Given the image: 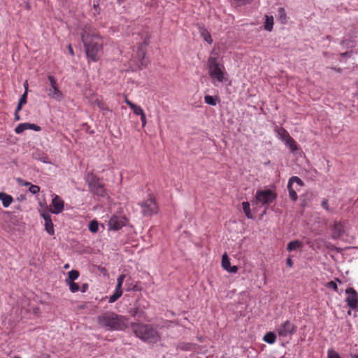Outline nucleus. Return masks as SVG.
<instances>
[{"label":"nucleus","instance_id":"obj_45","mask_svg":"<svg viewBox=\"0 0 358 358\" xmlns=\"http://www.w3.org/2000/svg\"><path fill=\"white\" fill-rule=\"evenodd\" d=\"M322 206L327 211L329 210V204H328V200L327 199H324L322 202Z\"/></svg>","mask_w":358,"mask_h":358},{"label":"nucleus","instance_id":"obj_49","mask_svg":"<svg viewBox=\"0 0 358 358\" xmlns=\"http://www.w3.org/2000/svg\"><path fill=\"white\" fill-rule=\"evenodd\" d=\"M341 56L343 57H350L351 56L350 52H345L341 54Z\"/></svg>","mask_w":358,"mask_h":358},{"label":"nucleus","instance_id":"obj_28","mask_svg":"<svg viewBox=\"0 0 358 358\" xmlns=\"http://www.w3.org/2000/svg\"><path fill=\"white\" fill-rule=\"evenodd\" d=\"M343 230V225L340 222H335L333 227L334 237L340 236Z\"/></svg>","mask_w":358,"mask_h":358},{"label":"nucleus","instance_id":"obj_51","mask_svg":"<svg viewBox=\"0 0 358 358\" xmlns=\"http://www.w3.org/2000/svg\"><path fill=\"white\" fill-rule=\"evenodd\" d=\"M331 69L339 73H341L342 72V69L341 68H337V67H331Z\"/></svg>","mask_w":358,"mask_h":358},{"label":"nucleus","instance_id":"obj_40","mask_svg":"<svg viewBox=\"0 0 358 358\" xmlns=\"http://www.w3.org/2000/svg\"><path fill=\"white\" fill-rule=\"evenodd\" d=\"M48 78L50 83V86H51L50 87H58V84L57 83L56 79L54 78V76H48Z\"/></svg>","mask_w":358,"mask_h":358},{"label":"nucleus","instance_id":"obj_32","mask_svg":"<svg viewBox=\"0 0 358 358\" xmlns=\"http://www.w3.org/2000/svg\"><path fill=\"white\" fill-rule=\"evenodd\" d=\"M80 273L76 270H71L68 273V278L66 280L74 281L78 278Z\"/></svg>","mask_w":358,"mask_h":358},{"label":"nucleus","instance_id":"obj_39","mask_svg":"<svg viewBox=\"0 0 358 358\" xmlns=\"http://www.w3.org/2000/svg\"><path fill=\"white\" fill-rule=\"evenodd\" d=\"M234 3L238 6H244L250 3L251 0H233Z\"/></svg>","mask_w":358,"mask_h":358},{"label":"nucleus","instance_id":"obj_17","mask_svg":"<svg viewBox=\"0 0 358 358\" xmlns=\"http://www.w3.org/2000/svg\"><path fill=\"white\" fill-rule=\"evenodd\" d=\"M124 102L127 106H129V108L133 110L134 113L136 115H141L143 113H144L143 109L140 106H137L136 104L134 103L131 101H129L127 96L124 97Z\"/></svg>","mask_w":358,"mask_h":358},{"label":"nucleus","instance_id":"obj_27","mask_svg":"<svg viewBox=\"0 0 358 358\" xmlns=\"http://www.w3.org/2000/svg\"><path fill=\"white\" fill-rule=\"evenodd\" d=\"M122 295V289H115V292L113 295H111L109 298L108 302L109 303H114L119 298L121 297Z\"/></svg>","mask_w":358,"mask_h":358},{"label":"nucleus","instance_id":"obj_9","mask_svg":"<svg viewBox=\"0 0 358 358\" xmlns=\"http://www.w3.org/2000/svg\"><path fill=\"white\" fill-rule=\"evenodd\" d=\"M304 185L303 180L297 176H292L289 178L287 184V189L289 192V198L293 201L297 200V191L300 189L298 187H301Z\"/></svg>","mask_w":358,"mask_h":358},{"label":"nucleus","instance_id":"obj_48","mask_svg":"<svg viewBox=\"0 0 358 358\" xmlns=\"http://www.w3.org/2000/svg\"><path fill=\"white\" fill-rule=\"evenodd\" d=\"M287 265L289 266V267H292V265H293V262L291 259V257H288L287 259Z\"/></svg>","mask_w":358,"mask_h":358},{"label":"nucleus","instance_id":"obj_20","mask_svg":"<svg viewBox=\"0 0 358 358\" xmlns=\"http://www.w3.org/2000/svg\"><path fill=\"white\" fill-rule=\"evenodd\" d=\"M137 56L140 60L141 66H145L147 65V63L145 61V48L142 45L138 48Z\"/></svg>","mask_w":358,"mask_h":358},{"label":"nucleus","instance_id":"obj_50","mask_svg":"<svg viewBox=\"0 0 358 358\" xmlns=\"http://www.w3.org/2000/svg\"><path fill=\"white\" fill-rule=\"evenodd\" d=\"M88 288V285L87 284H83L82 285V287H81V292H85L86 290Z\"/></svg>","mask_w":358,"mask_h":358},{"label":"nucleus","instance_id":"obj_23","mask_svg":"<svg viewBox=\"0 0 358 358\" xmlns=\"http://www.w3.org/2000/svg\"><path fill=\"white\" fill-rule=\"evenodd\" d=\"M242 206H243V210L244 211V213H245V216L248 219H253L254 216L252 214L251 210H250V203L248 202V201H244V202L242 203Z\"/></svg>","mask_w":358,"mask_h":358},{"label":"nucleus","instance_id":"obj_47","mask_svg":"<svg viewBox=\"0 0 358 358\" xmlns=\"http://www.w3.org/2000/svg\"><path fill=\"white\" fill-rule=\"evenodd\" d=\"M33 312L37 316H38L40 315V313H41L40 309L38 307L33 308Z\"/></svg>","mask_w":358,"mask_h":358},{"label":"nucleus","instance_id":"obj_2","mask_svg":"<svg viewBox=\"0 0 358 358\" xmlns=\"http://www.w3.org/2000/svg\"><path fill=\"white\" fill-rule=\"evenodd\" d=\"M80 37L88 62H98L103 48V40L99 32L90 24H87L81 29Z\"/></svg>","mask_w":358,"mask_h":358},{"label":"nucleus","instance_id":"obj_43","mask_svg":"<svg viewBox=\"0 0 358 358\" xmlns=\"http://www.w3.org/2000/svg\"><path fill=\"white\" fill-rule=\"evenodd\" d=\"M226 271L231 273H236L238 271V267L236 266H230Z\"/></svg>","mask_w":358,"mask_h":358},{"label":"nucleus","instance_id":"obj_12","mask_svg":"<svg viewBox=\"0 0 358 358\" xmlns=\"http://www.w3.org/2000/svg\"><path fill=\"white\" fill-rule=\"evenodd\" d=\"M345 293L348 305L350 308L356 309L358 306V293L352 287L346 289Z\"/></svg>","mask_w":358,"mask_h":358},{"label":"nucleus","instance_id":"obj_10","mask_svg":"<svg viewBox=\"0 0 358 358\" xmlns=\"http://www.w3.org/2000/svg\"><path fill=\"white\" fill-rule=\"evenodd\" d=\"M296 330L297 327L289 320H286L276 329V331L280 337L291 336L295 334Z\"/></svg>","mask_w":358,"mask_h":358},{"label":"nucleus","instance_id":"obj_1","mask_svg":"<svg viewBox=\"0 0 358 358\" xmlns=\"http://www.w3.org/2000/svg\"><path fill=\"white\" fill-rule=\"evenodd\" d=\"M80 37L88 62H98L103 48V40L99 32L90 24H87L81 29Z\"/></svg>","mask_w":358,"mask_h":358},{"label":"nucleus","instance_id":"obj_34","mask_svg":"<svg viewBox=\"0 0 358 358\" xmlns=\"http://www.w3.org/2000/svg\"><path fill=\"white\" fill-rule=\"evenodd\" d=\"M278 17L282 23H286L287 15L285 10L283 8H279L278 10Z\"/></svg>","mask_w":358,"mask_h":358},{"label":"nucleus","instance_id":"obj_5","mask_svg":"<svg viewBox=\"0 0 358 358\" xmlns=\"http://www.w3.org/2000/svg\"><path fill=\"white\" fill-rule=\"evenodd\" d=\"M208 75L212 83L217 86V83H223L228 80V73L224 66L219 62L215 57L210 56L207 62Z\"/></svg>","mask_w":358,"mask_h":358},{"label":"nucleus","instance_id":"obj_19","mask_svg":"<svg viewBox=\"0 0 358 358\" xmlns=\"http://www.w3.org/2000/svg\"><path fill=\"white\" fill-rule=\"evenodd\" d=\"M199 33L204 41H206L208 43L211 44L213 43L211 35L206 28L203 27H200Z\"/></svg>","mask_w":358,"mask_h":358},{"label":"nucleus","instance_id":"obj_52","mask_svg":"<svg viewBox=\"0 0 358 358\" xmlns=\"http://www.w3.org/2000/svg\"><path fill=\"white\" fill-rule=\"evenodd\" d=\"M68 49H69V53H70L71 55H74V52H73V48H72L71 45H69V46H68Z\"/></svg>","mask_w":358,"mask_h":358},{"label":"nucleus","instance_id":"obj_16","mask_svg":"<svg viewBox=\"0 0 358 358\" xmlns=\"http://www.w3.org/2000/svg\"><path fill=\"white\" fill-rule=\"evenodd\" d=\"M47 91L48 96L52 99L59 101L64 97L62 92L59 90L58 87H50Z\"/></svg>","mask_w":358,"mask_h":358},{"label":"nucleus","instance_id":"obj_25","mask_svg":"<svg viewBox=\"0 0 358 358\" xmlns=\"http://www.w3.org/2000/svg\"><path fill=\"white\" fill-rule=\"evenodd\" d=\"M265 17L264 29L266 31H271L273 27V17L272 15H266Z\"/></svg>","mask_w":358,"mask_h":358},{"label":"nucleus","instance_id":"obj_13","mask_svg":"<svg viewBox=\"0 0 358 358\" xmlns=\"http://www.w3.org/2000/svg\"><path fill=\"white\" fill-rule=\"evenodd\" d=\"M40 215L43 218L45 222V228L46 231L51 236L55 234L54 225L51 219V216L45 210H40Z\"/></svg>","mask_w":358,"mask_h":358},{"label":"nucleus","instance_id":"obj_54","mask_svg":"<svg viewBox=\"0 0 358 358\" xmlns=\"http://www.w3.org/2000/svg\"><path fill=\"white\" fill-rule=\"evenodd\" d=\"M352 358H358V355H354L352 356Z\"/></svg>","mask_w":358,"mask_h":358},{"label":"nucleus","instance_id":"obj_30","mask_svg":"<svg viewBox=\"0 0 358 358\" xmlns=\"http://www.w3.org/2000/svg\"><path fill=\"white\" fill-rule=\"evenodd\" d=\"M285 143L287 146L289 147L292 152H294L297 150L296 141L291 136H289L287 140H285Z\"/></svg>","mask_w":358,"mask_h":358},{"label":"nucleus","instance_id":"obj_11","mask_svg":"<svg viewBox=\"0 0 358 358\" xmlns=\"http://www.w3.org/2000/svg\"><path fill=\"white\" fill-rule=\"evenodd\" d=\"M64 201L63 199L59 196L54 194L49 209L50 212L57 215L61 213L64 210Z\"/></svg>","mask_w":358,"mask_h":358},{"label":"nucleus","instance_id":"obj_33","mask_svg":"<svg viewBox=\"0 0 358 358\" xmlns=\"http://www.w3.org/2000/svg\"><path fill=\"white\" fill-rule=\"evenodd\" d=\"M230 266H231L230 259H229L228 255L226 253H224L222 255V266L224 270H227V269H228V268Z\"/></svg>","mask_w":358,"mask_h":358},{"label":"nucleus","instance_id":"obj_7","mask_svg":"<svg viewBox=\"0 0 358 358\" xmlns=\"http://www.w3.org/2000/svg\"><path fill=\"white\" fill-rule=\"evenodd\" d=\"M276 194L271 189L257 190L255 194L253 204L261 203L263 206H269L276 199Z\"/></svg>","mask_w":358,"mask_h":358},{"label":"nucleus","instance_id":"obj_18","mask_svg":"<svg viewBox=\"0 0 358 358\" xmlns=\"http://www.w3.org/2000/svg\"><path fill=\"white\" fill-rule=\"evenodd\" d=\"M0 201L5 208H8L13 201V198L5 192H0Z\"/></svg>","mask_w":358,"mask_h":358},{"label":"nucleus","instance_id":"obj_4","mask_svg":"<svg viewBox=\"0 0 358 358\" xmlns=\"http://www.w3.org/2000/svg\"><path fill=\"white\" fill-rule=\"evenodd\" d=\"M131 329L135 336L148 343H156L160 340L159 332L151 324L133 323Z\"/></svg>","mask_w":358,"mask_h":358},{"label":"nucleus","instance_id":"obj_22","mask_svg":"<svg viewBox=\"0 0 358 358\" xmlns=\"http://www.w3.org/2000/svg\"><path fill=\"white\" fill-rule=\"evenodd\" d=\"M263 341L268 344H273L276 341V335L272 331L267 332L264 335Z\"/></svg>","mask_w":358,"mask_h":358},{"label":"nucleus","instance_id":"obj_15","mask_svg":"<svg viewBox=\"0 0 358 358\" xmlns=\"http://www.w3.org/2000/svg\"><path fill=\"white\" fill-rule=\"evenodd\" d=\"M124 225V220L117 216L112 217L108 222L109 229L113 230H119Z\"/></svg>","mask_w":358,"mask_h":358},{"label":"nucleus","instance_id":"obj_21","mask_svg":"<svg viewBox=\"0 0 358 358\" xmlns=\"http://www.w3.org/2000/svg\"><path fill=\"white\" fill-rule=\"evenodd\" d=\"M302 247H303L302 242H301L300 241L296 240V241H292L287 244V250L288 251H293L296 249L301 248Z\"/></svg>","mask_w":358,"mask_h":358},{"label":"nucleus","instance_id":"obj_14","mask_svg":"<svg viewBox=\"0 0 358 358\" xmlns=\"http://www.w3.org/2000/svg\"><path fill=\"white\" fill-rule=\"evenodd\" d=\"M27 129H32L36 131H40L41 130V127L38 126L35 124H31V123H21L19 124L15 128V132L16 134H21L24 131Z\"/></svg>","mask_w":358,"mask_h":358},{"label":"nucleus","instance_id":"obj_41","mask_svg":"<svg viewBox=\"0 0 358 358\" xmlns=\"http://www.w3.org/2000/svg\"><path fill=\"white\" fill-rule=\"evenodd\" d=\"M17 182L20 185H21L22 186H24V187H30V185H31V182H27V181H24L22 179H20V178H18L17 179Z\"/></svg>","mask_w":358,"mask_h":358},{"label":"nucleus","instance_id":"obj_3","mask_svg":"<svg viewBox=\"0 0 358 358\" xmlns=\"http://www.w3.org/2000/svg\"><path fill=\"white\" fill-rule=\"evenodd\" d=\"M98 323L108 330H123L127 327V319L113 312H106L98 317Z\"/></svg>","mask_w":358,"mask_h":358},{"label":"nucleus","instance_id":"obj_29","mask_svg":"<svg viewBox=\"0 0 358 358\" xmlns=\"http://www.w3.org/2000/svg\"><path fill=\"white\" fill-rule=\"evenodd\" d=\"M217 97H213V96L210 95H206L204 96L205 103L210 106H216L217 103Z\"/></svg>","mask_w":358,"mask_h":358},{"label":"nucleus","instance_id":"obj_35","mask_svg":"<svg viewBox=\"0 0 358 358\" xmlns=\"http://www.w3.org/2000/svg\"><path fill=\"white\" fill-rule=\"evenodd\" d=\"M89 229L92 233H96L99 230V224L96 220H92L90 222Z\"/></svg>","mask_w":358,"mask_h":358},{"label":"nucleus","instance_id":"obj_36","mask_svg":"<svg viewBox=\"0 0 358 358\" xmlns=\"http://www.w3.org/2000/svg\"><path fill=\"white\" fill-rule=\"evenodd\" d=\"M126 275L124 274H121L118 276L117 279V285L115 288L118 289H122V286L124 282V278Z\"/></svg>","mask_w":358,"mask_h":358},{"label":"nucleus","instance_id":"obj_6","mask_svg":"<svg viewBox=\"0 0 358 358\" xmlns=\"http://www.w3.org/2000/svg\"><path fill=\"white\" fill-rule=\"evenodd\" d=\"M85 181L90 192L97 196H106V190L103 185L100 182L99 178L93 173L89 172L87 174Z\"/></svg>","mask_w":358,"mask_h":358},{"label":"nucleus","instance_id":"obj_53","mask_svg":"<svg viewBox=\"0 0 358 358\" xmlns=\"http://www.w3.org/2000/svg\"><path fill=\"white\" fill-rule=\"evenodd\" d=\"M97 104L99 108L102 110L105 109L104 104L102 102L98 101Z\"/></svg>","mask_w":358,"mask_h":358},{"label":"nucleus","instance_id":"obj_42","mask_svg":"<svg viewBox=\"0 0 358 358\" xmlns=\"http://www.w3.org/2000/svg\"><path fill=\"white\" fill-rule=\"evenodd\" d=\"M140 117H141V123H142V127H145L147 124L145 113H143V115H140Z\"/></svg>","mask_w":358,"mask_h":358},{"label":"nucleus","instance_id":"obj_31","mask_svg":"<svg viewBox=\"0 0 358 358\" xmlns=\"http://www.w3.org/2000/svg\"><path fill=\"white\" fill-rule=\"evenodd\" d=\"M66 284L69 287V289L71 292L75 293L79 291L80 287L78 283L75 282L74 281H69L66 280Z\"/></svg>","mask_w":358,"mask_h":358},{"label":"nucleus","instance_id":"obj_8","mask_svg":"<svg viewBox=\"0 0 358 358\" xmlns=\"http://www.w3.org/2000/svg\"><path fill=\"white\" fill-rule=\"evenodd\" d=\"M141 208V213L145 217L152 216L157 214L159 210V206L152 196H150L147 199L144 200L140 203Z\"/></svg>","mask_w":358,"mask_h":358},{"label":"nucleus","instance_id":"obj_38","mask_svg":"<svg viewBox=\"0 0 358 358\" xmlns=\"http://www.w3.org/2000/svg\"><path fill=\"white\" fill-rule=\"evenodd\" d=\"M328 358H341L339 354L332 349H329L327 352Z\"/></svg>","mask_w":358,"mask_h":358},{"label":"nucleus","instance_id":"obj_37","mask_svg":"<svg viewBox=\"0 0 358 358\" xmlns=\"http://www.w3.org/2000/svg\"><path fill=\"white\" fill-rule=\"evenodd\" d=\"M29 191L33 194H36L40 192V187L36 185H30V187H29Z\"/></svg>","mask_w":358,"mask_h":358},{"label":"nucleus","instance_id":"obj_44","mask_svg":"<svg viewBox=\"0 0 358 358\" xmlns=\"http://www.w3.org/2000/svg\"><path fill=\"white\" fill-rule=\"evenodd\" d=\"M328 286L331 288H332L334 290H335L336 292L338 291V286H337V284L334 282V281H330L329 283H328Z\"/></svg>","mask_w":358,"mask_h":358},{"label":"nucleus","instance_id":"obj_26","mask_svg":"<svg viewBox=\"0 0 358 358\" xmlns=\"http://www.w3.org/2000/svg\"><path fill=\"white\" fill-rule=\"evenodd\" d=\"M27 83H26L24 84V87H25L26 90L27 89ZM27 92L26 90L24 92V93L22 95L21 98L20 99L18 105L17 106V110H20L22 109V106L27 103Z\"/></svg>","mask_w":358,"mask_h":358},{"label":"nucleus","instance_id":"obj_46","mask_svg":"<svg viewBox=\"0 0 358 358\" xmlns=\"http://www.w3.org/2000/svg\"><path fill=\"white\" fill-rule=\"evenodd\" d=\"M19 112H20V110H17V108L15 110V121H19L20 120V117L19 115Z\"/></svg>","mask_w":358,"mask_h":358},{"label":"nucleus","instance_id":"obj_24","mask_svg":"<svg viewBox=\"0 0 358 358\" xmlns=\"http://www.w3.org/2000/svg\"><path fill=\"white\" fill-rule=\"evenodd\" d=\"M275 131L277 132L278 135L280 136V138L284 142H285V140H287L290 136L288 131L283 127L276 129Z\"/></svg>","mask_w":358,"mask_h":358}]
</instances>
